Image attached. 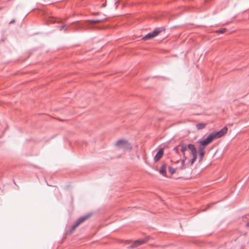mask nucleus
<instances>
[{
	"label": "nucleus",
	"mask_w": 249,
	"mask_h": 249,
	"mask_svg": "<svg viewBox=\"0 0 249 249\" xmlns=\"http://www.w3.org/2000/svg\"><path fill=\"white\" fill-rule=\"evenodd\" d=\"M228 131V128L226 126L217 132H213L210 133L208 137L202 141H199L198 143L200 144L198 147V153H205V146L210 143L213 140L219 138L224 136Z\"/></svg>",
	"instance_id": "obj_1"
},
{
	"label": "nucleus",
	"mask_w": 249,
	"mask_h": 249,
	"mask_svg": "<svg viewBox=\"0 0 249 249\" xmlns=\"http://www.w3.org/2000/svg\"><path fill=\"white\" fill-rule=\"evenodd\" d=\"M90 216L91 214H87L79 218L72 226L71 228L70 231V233H72V232L74 231L77 227H78L81 223L84 222L86 220L90 217Z\"/></svg>",
	"instance_id": "obj_2"
},
{
	"label": "nucleus",
	"mask_w": 249,
	"mask_h": 249,
	"mask_svg": "<svg viewBox=\"0 0 249 249\" xmlns=\"http://www.w3.org/2000/svg\"><path fill=\"white\" fill-rule=\"evenodd\" d=\"M115 145L124 150H130L132 146L130 143L124 140H120L116 142Z\"/></svg>",
	"instance_id": "obj_3"
},
{
	"label": "nucleus",
	"mask_w": 249,
	"mask_h": 249,
	"mask_svg": "<svg viewBox=\"0 0 249 249\" xmlns=\"http://www.w3.org/2000/svg\"><path fill=\"white\" fill-rule=\"evenodd\" d=\"M149 237L148 236L145 237L144 239H141L135 241L133 244L128 247V249H132L137 248L141 245L145 243L148 240Z\"/></svg>",
	"instance_id": "obj_4"
},
{
	"label": "nucleus",
	"mask_w": 249,
	"mask_h": 249,
	"mask_svg": "<svg viewBox=\"0 0 249 249\" xmlns=\"http://www.w3.org/2000/svg\"><path fill=\"white\" fill-rule=\"evenodd\" d=\"M161 30L160 29H156L152 32L149 33L146 35L142 37V39L144 40L151 39L153 37L157 36L160 32Z\"/></svg>",
	"instance_id": "obj_5"
},
{
	"label": "nucleus",
	"mask_w": 249,
	"mask_h": 249,
	"mask_svg": "<svg viewBox=\"0 0 249 249\" xmlns=\"http://www.w3.org/2000/svg\"><path fill=\"white\" fill-rule=\"evenodd\" d=\"M163 154V150L162 149H160L155 156L154 157V161L155 162H157L159 161L160 158L162 157Z\"/></svg>",
	"instance_id": "obj_6"
},
{
	"label": "nucleus",
	"mask_w": 249,
	"mask_h": 249,
	"mask_svg": "<svg viewBox=\"0 0 249 249\" xmlns=\"http://www.w3.org/2000/svg\"><path fill=\"white\" fill-rule=\"evenodd\" d=\"M188 149L190 151L191 155L197 152V150L195 145L192 143L187 144Z\"/></svg>",
	"instance_id": "obj_7"
},
{
	"label": "nucleus",
	"mask_w": 249,
	"mask_h": 249,
	"mask_svg": "<svg viewBox=\"0 0 249 249\" xmlns=\"http://www.w3.org/2000/svg\"><path fill=\"white\" fill-rule=\"evenodd\" d=\"M159 173L162 176L165 177L166 175V165L165 163L162 164L161 167L159 170Z\"/></svg>",
	"instance_id": "obj_8"
},
{
	"label": "nucleus",
	"mask_w": 249,
	"mask_h": 249,
	"mask_svg": "<svg viewBox=\"0 0 249 249\" xmlns=\"http://www.w3.org/2000/svg\"><path fill=\"white\" fill-rule=\"evenodd\" d=\"M178 146L180 147V150H181V152L183 153V154L184 158L186 159L187 157L185 156V152L188 148L187 145H186V144L183 143V144H180L178 145Z\"/></svg>",
	"instance_id": "obj_9"
},
{
	"label": "nucleus",
	"mask_w": 249,
	"mask_h": 249,
	"mask_svg": "<svg viewBox=\"0 0 249 249\" xmlns=\"http://www.w3.org/2000/svg\"><path fill=\"white\" fill-rule=\"evenodd\" d=\"M206 126V124L204 123H199L196 125V127L198 130H201L204 128Z\"/></svg>",
	"instance_id": "obj_10"
},
{
	"label": "nucleus",
	"mask_w": 249,
	"mask_h": 249,
	"mask_svg": "<svg viewBox=\"0 0 249 249\" xmlns=\"http://www.w3.org/2000/svg\"><path fill=\"white\" fill-rule=\"evenodd\" d=\"M106 19V18H104L103 19H94L91 20V22L93 23H97L104 21Z\"/></svg>",
	"instance_id": "obj_11"
},
{
	"label": "nucleus",
	"mask_w": 249,
	"mask_h": 249,
	"mask_svg": "<svg viewBox=\"0 0 249 249\" xmlns=\"http://www.w3.org/2000/svg\"><path fill=\"white\" fill-rule=\"evenodd\" d=\"M169 173L171 174V175H173V174H174L176 172V169L175 168H172V167H170L169 168Z\"/></svg>",
	"instance_id": "obj_12"
},
{
	"label": "nucleus",
	"mask_w": 249,
	"mask_h": 249,
	"mask_svg": "<svg viewBox=\"0 0 249 249\" xmlns=\"http://www.w3.org/2000/svg\"><path fill=\"white\" fill-rule=\"evenodd\" d=\"M185 160L186 159L184 158V159H183L181 161V165L180 167H179V169L181 170L184 169V164H185Z\"/></svg>",
	"instance_id": "obj_13"
},
{
	"label": "nucleus",
	"mask_w": 249,
	"mask_h": 249,
	"mask_svg": "<svg viewBox=\"0 0 249 249\" xmlns=\"http://www.w3.org/2000/svg\"><path fill=\"white\" fill-rule=\"evenodd\" d=\"M226 30V28H222L221 29H220V30H217L216 31V33H223L225 32V31Z\"/></svg>",
	"instance_id": "obj_14"
},
{
	"label": "nucleus",
	"mask_w": 249,
	"mask_h": 249,
	"mask_svg": "<svg viewBox=\"0 0 249 249\" xmlns=\"http://www.w3.org/2000/svg\"><path fill=\"white\" fill-rule=\"evenodd\" d=\"M199 157V161L201 160L203 156L205 155V153H198Z\"/></svg>",
	"instance_id": "obj_15"
},
{
	"label": "nucleus",
	"mask_w": 249,
	"mask_h": 249,
	"mask_svg": "<svg viewBox=\"0 0 249 249\" xmlns=\"http://www.w3.org/2000/svg\"><path fill=\"white\" fill-rule=\"evenodd\" d=\"M193 156V159L195 160H196V159H197V152L196 153H195V154H193L192 155Z\"/></svg>",
	"instance_id": "obj_16"
},
{
	"label": "nucleus",
	"mask_w": 249,
	"mask_h": 249,
	"mask_svg": "<svg viewBox=\"0 0 249 249\" xmlns=\"http://www.w3.org/2000/svg\"><path fill=\"white\" fill-rule=\"evenodd\" d=\"M196 160L193 159H192L190 161H189V163H190L191 165H192L194 162L196 161Z\"/></svg>",
	"instance_id": "obj_17"
},
{
	"label": "nucleus",
	"mask_w": 249,
	"mask_h": 249,
	"mask_svg": "<svg viewBox=\"0 0 249 249\" xmlns=\"http://www.w3.org/2000/svg\"><path fill=\"white\" fill-rule=\"evenodd\" d=\"M66 26V25H63L61 28H60V30H62L63 29H64L65 27Z\"/></svg>",
	"instance_id": "obj_18"
},
{
	"label": "nucleus",
	"mask_w": 249,
	"mask_h": 249,
	"mask_svg": "<svg viewBox=\"0 0 249 249\" xmlns=\"http://www.w3.org/2000/svg\"><path fill=\"white\" fill-rule=\"evenodd\" d=\"M15 22V20L14 19L11 20L10 22V23H13Z\"/></svg>",
	"instance_id": "obj_19"
},
{
	"label": "nucleus",
	"mask_w": 249,
	"mask_h": 249,
	"mask_svg": "<svg viewBox=\"0 0 249 249\" xmlns=\"http://www.w3.org/2000/svg\"><path fill=\"white\" fill-rule=\"evenodd\" d=\"M106 3H103V4L102 5V7H105V6H106Z\"/></svg>",
	"instance_id": "obj_20"
},
{
	"label": "nucleus",
	"mask_w": 249,
	"mask_h": 249,
	"mask_svg": "<svg viewBox=\"0 0 249 249\" xmlns=\"http://www.w3.org/2000/svg\"><path fill=\"white\" fill-rule=\"evenodd\" d=\"M246 226H247V227H249V222H248V223L246 224Z\"/></svg>",
	"instance_id": "obj_21"
}]
</instances>
